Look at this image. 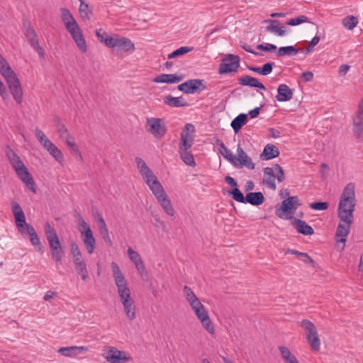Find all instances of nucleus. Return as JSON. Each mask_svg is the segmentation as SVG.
<instances>
[{"label":"nucleus","instance_id":"obj_1","mask_svg":"<svg viewBox=\"0 0 363 363\" xmlns=\"http://www.w3.org/2000/svg\"><path fill=\"white\" fill-rule=\"evenodd\" d=\"M111 268L113 277L118 288V293L124 307V311L128 318L132 320L135 318V306L130 297V291L128 286L127 281L117 263L113 262L111 263Z\"/></svg>","mask_w":363,"mask_h":363},{"label":"nucleus","instance_id":"obj_2","mask_svg":"<svg viewBox=\"0 0 363 363\" xmlns=\"http://www.w3.org/2000/svg\"><path fill=\"white\" fill-rule=\"evenodd\" d=\"M11 210L14 216L15 222L18 231L24 235V228L30 236L31 244L41 250V242L35 228L30 224L26 223L25 213L21 206L16 201L11 202Z\"/></svg>","mask_w":363,"mask_h":363},{"label":"nucleus","instance_id":"obj_3","mask_svg":"<svg viewBox=\"0 0 363 363\" xmlns=\"http://www.w3.org/2000/svg\"><path fill=\"white\" fill-rule=\"evenodd\" d=\"M0 73L6 79L9 88L17 104H21L23 90L19 79L6 59L0 54Z\"/></svg>","mask_w":363,"mask_h":363},{"label":"nucleus","instance_id":"obj_4","mask_svg":"<svg viewBox=\"0 0 363 363\" xmlns=\"http://www.w3.org/2000/svg\"><path fill=\"white\" fill-rule=\"evenodd\" d=\"M45 233L51 250L52 257L56 262H60L64 256L65 250L60 244L55 228L49 223H46L45 225Z\"/></svg>","mask_w":363,"mask_h":363},{"label":"nucleus","instance_id":"obj_5","mask_svg":"<svg viewBox=\"0 0 363 363\" xmlns=\"http://www.w3.org/2000/svg\"><path fill=\"white\" fill-rule=\"evenodd\" d=\"M278 182H282L285 179L284 171L278 164H274L272 167H265L264 169L263 184L269 189L275 191L277 185L275 180Z\"/></svg>","mask_w":363,"mask_h":363},{"label":"nucleus","instance_id":"obj_6","mask_svg":"<svg viewBox=\"0 0 363 363\" xmlns=\"http://www.w3.org/2000/svg\"><path fill=\"white\" fill-rule=\"evenodd\" d=\"M301 328L305 330L306 339L313 351L320 350V340L319 338L315 325L310 320L303 319L300 323Z\"/></svg>","mask_w":363,"mask_h":363},{"label":"nucleus","instance_id":"obj_7","mask_svg":"<svg viewBox=\"0 0 363 363\" xmlns=\"http://www.w3.org/2000/svg\"><path fill=\"white\" fill-rule=\"evenodd\" d=\"M5 153L18 177H21L22 174H27V171H28L27 167L11 146L6 145L5 147Z\"/></svg>","mask_w":363,"mask_h":363},{"label":"nucleus","instance_id":"obj_8","mask_svg":"<svg viewBox=\"0 0 363 363\" xmlns=\"http://www.w3.org/2000/svg\"><path fill=\"white\" fill-rule=\"evenodd\" d=\"M240 59L238 55L229 54L222 60L219 65V74H224L236 72L240 67Z\"/></svg>","mask_w":363,"mask_h":363},{"label":"nucleus","instance_id":"obj_9","mask_svg":"<svg viewBox=\"0 0 363 363\" xmlns=\"http://www.w3.org/2000/svg\"><path fill=\"white\" fill-rule=\"evenodd\" d=\"M301 204L297 196H289L284 200L280 208H277L275 213L280 218L286 219L285 214H292Z\"/></svg>","mask_w":363,"mask_h":363},{"label":"nucleus","instance_id":"obj_10","mask_svg":"<svg viewBox=\"0 0 363 363\" xmlns=\"http://www.w3.org/2000/svg\"><path fill=\"white\" fill-rule=\"evenodd\" d=\"M108 48L121 52H133L135 49L134 43L130 39L116 34L113 35Z\"/></svg>","mask_w":363,"mask_h":363},{"label":"nucleus","instance_id":"obj_11","mask_svg":"<svg viewBox=\"0 0 363 363\" xmlns=\"http://www.w3.org/2000/svg\"><path fill=\"white\" fill-rule=\"evenodd\" d=\"M162 119L159 118H150L147 120V131L156 138H162L167 133V128L162 123Z\"/></svg>","mask_w":363,"mask_h":363},{"label":"nucleus","instance_id":"obj_12","mask_svg":"<svg viewBox=\"0 0 363 363\" xmlns=\"http://www.w3.org/2000/svg\"><path fill=\"white\" fill-rule=\"evenodd\" d=\"M178 89L185 94L199 93L206 89L203 80L200 79H189L178 86Z\"/></svg>","mask_w":363,"mask_h":363},{"label":"nucleus","instance_id":"obj_13","mask_svg":"<svg viewBox=\"0 0 363 363\" xmlns=\"http://www.w3.org/2000/svg\"><path fill=\"white\" fill-rule=\"evenodd\" d=\"M356 203H339L337 208V214L340 220L345 224L352 225L353 222V213L354 211Z\"/></svg>","mask_w":363,"mask_h":363},{"label":"nucleus","instance_id":"obj_14","mask_svg":"<svg viewBox=\"0 0 363 363\" xmlns=\"http://www.w3.org/2000/svg\"><path fill=\"white\" fill-rule=\"evenodd\" d=\"M104 357L109 363H124L132 359L130 356L125 355V352L120 351L115 347H108Z\"/></svg>","mask_w":363,"mask_h":363},{"label":"nucleus","instance_id":"obj_15","mask_svg":"<svg viewBox=\"0 0 363 363\" xmlns=\"http://www.w3.org/2000/svg\"><path fill=\"white\" fill-rule=\"evenodd\" d=\"M197 318L201 321L203 327L210 333H215L214 325L209 317L208 313L205 308L204 306L193 310Z\"/></svg>","mask_w":363,"mask_h":363},{"label":"nucleus","instance_id":"obj_16","mask_svg":"<svg viewBox=\"0 0 363 363\" xmlns=\"http://www.w3.org/2000/svg\"><path fill=\"white\" fill-rule=\"evenodd\" d=\"M353 132L357 138L363 132V98L359 103L358 109L353 117Z\"/></svg>","mask_w":363,"mask_h":363},{"label":"nucleus","instance_id":"obj_17","mask_svg":"<svg viewBox=\"0 0 363 363\" xmlns=\"http://www.w3.org/2000/svg\"><path fill=\"white\" fill-rule=\"evenodd\" d=\"M263 23L267 24L265 30L278 36H284L287 33L286 27L278 20H264Z\"/></svg>","mask_w":363,"mask_h":363},{"label":"nucleus","instance_id":"obj_18","mask_svg":"<svg viewBox=\"0 0 363 363\" xmlns=\"http://www.w3.org/2000/svg\"><path fill=\"white\" fill-rule=\"evenodd\" d=\"M339 203H356L355 184L352 182L348 183L344 188Z\"/></svg>","mask_w":363,"mask_h":363},{"label":"nucleus","instance_id":"obj_19","mask_svg":"<svg viewBox=\"0 0 363 363\" xmlns=\"http://www.w3.org/2000/svg\"><path fill=\"white\" fill-rule=\"evenodd\" d=\"M67 30L70 33L72 38H73L79 48L82 52H86L87 46L79 26L77 25V28L73 26L69 29H67Z\"/></svg>","mask_w":363,"mask_h":363},{"label":"nucleus","instance_id":"obj_20","mask_svg":"<svg viewBox=\"0 0 363 363\" xmlns=\"http://www.w3.org/2000/svg\"><path fill=\"white\" fill-rule=\"evenodd\" d=\"M87 351H89V348L87 347L70 346L60 347L58 349L57 352L65 357H75L82 352Z\"/></svg>","mask_w":363,"mask_h":363},{"label":"nucleus","instance_id":"obj_21","mask_svg":"<svg viewBox=\"0 0 363 363\" xmlns=\"http://www.w3.org/2000/svg\"><path fill=\"white\" fill-rule=\"evenodd\" d=\"M291 224L298 233L304 235H311L314 233L313 228L299 218H294Z\"/></svg>","mask_w":363,"mask_h":363},{"label":"nucleus","instance_id":"obj_22","mask_svg":"<svg viewBox=\"0 0 363 363\" xmlns=\"http://www.w3.org/2000/svg\"><path fill=\"white\" fill-rule=\"evenodd\" d=\"M145 182L149 186L150 190L157 199L166 195L163 186L155 176V178L146 179Z\"/></svg>","mask_w":363,"mask_h":363},{"label":"nucleus","instance_id":"obj_23","mask_svg":"<svg viewBox=\"0 0 363 363\" xmlns=\"http://www.w3.org/2000/svg\"><path fill=\"white\" fill-rule=\"evenodd\" d=\"M351 225L349 224H342L339 223L337 228L335 236L336 238H340L336 239L337 244L342 243L343 245L341 247V250H343L345 247V243L347 240V237L350 233Z\"/></svg>","mask_w":363,"mask_h":363},{"label":"nucleus","instance_id":"obj_24","mask_svg":"<svg viewBox=\"0 0 363 363\" xmlns=\"http://www.w3.org/2000/svg\"><path fill=\"white\" fill-rule=\"evenodd\" d=\"M276 99L278 101H288L293 98L294 92L289 86L281 84L278 86Z\"/></svg>","mask_w":363,"mask_h":363},{"label":"nucleus","instance_id":"obj_25","mask_svg":"<svg viewBox=\"0 0 363 363\" xmlns=\"http://www.w3.org/2000/svg\"><path fill=\"white\" fill-rule=\"evenodd\" d=\"M82 241L89 254H92L96 248V240L92 230H86L85 233L81 234Z\"/></svg>","mask_w":363,"mask_h":363},{"label":"nucleus","instance_id":"obj_26","mask_svg":"<svg viewBox=\"0 0 363 363\" xmlns=\"http://www.w3.org/2000/svg\"><path fill=\"white\" fill-rule=\"evenodd\" d=\"M238 84L242 86H248L250 87L259 88L262 90H265V86L258 81L255 77L250 75H245L238 79Z\"/></svg>","mask_w":363,"mask_h":363},{"label":"nucleus","instance_id":"obj_27","mask_svg":"<svg viewBox=\"0 0 363 363\" xmlns=\"http://www.w3.org/2000/svg\"><path fill=\"white\" fill-rule=\"evenodd\" d=\"M179 152L183 162L191 167H195L196 162L191 153V147H179Z\"/></svg>","mask_w":363,"mask_h":363},{"label":"nucleus","instance_id":"obj_28","mask_svg":"<svg viewBox=\"0 0 363 363\" xmlns=\"http://www.w3.org/2000/svg\"><path fill=\"white\" fill-rule=\"evenodd\" d=\"M183 79V76L175 74H162L152 80L155 83H179Z\"/></svg>","mask_w":363,"mask_h":363},{"label":"nucleus","instance_id":"obj_29","mask_svg":"<svg viewBox=\"0 0 363 363\" xmlns=\"http://www.w3.org/2000/svg\"><path fill=\"white\" fill-rule=\"evenodd\" d=\"M135 162L137 163V167L139 169L140 172L145 181L150 178H155V174L142 158L137 157L135 158Z\"/></svg>","mask_w":363,"mask_h":363},{"label":"nucleus","instance_id":"obj_30","mask_svg":"<svg viewBox=\"0 0 363 363\" xmlns=\"http://www.w3.org/2000/svg\"><path fill=\"white\" fill-rule=\"evenodd\" d=\"M62 21L65 23L66 29H69L73 26L77 28V23L69 10L66 8H62L60 9Z\"/></svg>","mask_w":363,"mask_h":363},{"label":"nucleus","instance_id":"obj_31","mask_svg":"<svg viewBox=\"0 0 363 363\" xmlns=\"http://www.w3.org/2000/svg\"><path fill=\"white\" fill-rule=\"evenodd\" d=\"M279 155V149L274 145L267 144L260 155V158L264 160H269L277 157Z\"/></svg>","mask_w":363,"mask_h":363},{"label":"nucleus","instance_id":"obj_32","mask_svg":"<svg viewBox=\"0 0 363 363\" xmlns=\"http://www.w3.org/2000/svg\"><path fill=\"white\" fill-rule=\"evenodd\" d=\"M164 103L171 107H184L189 106L188 103L182 96L174 97L170 94L164 98Z\"/></svg>","mask_w":363,"mask_h":363},{"label":"nucleus","instance_id":"obj_33","mask_svg":"<svg viewBox=\"0 0 363 363\" xmlns=\"http://www.w3.org/2000/svg\"><path fill=\"white\" fill-rule=\"evenodd\" d=\"M264 201L262 192H249L246 194L245 203H249L253 206H259Z\"/></svg>","mask_w":363,"mask_h":363},{"label":"nucleus","instance_id":"obj_34","mask_svg":"<svg viewBox=\"0 0 363 363\" xmlns=\"http://www.w3.org/2000/svg\"><path fill=\"white\" fill-rule=\"evenodd\" d=\"M247 119L246 113H240L232 121L230 125L235 133H238L242 127L247 123Z\"/></svg>","mask_w":363,"mask_h":363},{"label":"nucleus","instance_id":"obj_35","mask_svg":"<svg viewBox=\"0 0 363 363\" xmlns=\"http://www.w3.org/2000/svg\"><path fill=\"white\" fill-rule=\"evenodd\" d=\"M238 161L233 164L235 167L242 168L246 167L250 169H255V164L252 162V159L245 153L239 157H237Z\"/></svg>","mask_w":363,"mask_h":363},{"label":"nucleus","instance_id":"obj_36","mask_svg":"<svg viewBox=\"0 0 363 363\" xmlns=\"http://www.w3.org/2000/svg\"><path fill=\"white\" fill-rule=\"evenodd\" d=\"M157 200L167 215L170 216H173L174 215V210L167 194Z\"/></svg>","mask_w":363,"mask_h":363},{"label":"nucleus","instance_id":"obj_37","mask_svg":"<svg viewBox=\"0 0 363 363\" xmlns=\"http://www.w3.org/2000/svg\"><path fill=\"white\" fill-rule=\"evenodd\" d=\"M219 150L223 157L230 162L231 164H235L238 161L236 156L232 153L223 143H220Z\"/></svg>","mask_w":363,"mask_h":363},{"label":"nucleus","instance_id":"obj_38","mask_svg":"<svg viewBox=\"0 0 363 363\" xmlns=\"http://www.w3.org/2000/svg\"><path fill=\"white\" fill-rule=\"evenodd\" d=\"M299 49L296 48L293 45L281 47L277 51V55L279 57L282 56H294L298 54Z\"/></svg>","mask_w":363,"mask_h":363},{"label":"nucleus","instance_id":"obj_39","mask_svg":"<svg viewBox=\"0 0 363 363\" xmlns=\"http://www.w3.org/2000/svg\"><path fill=\"white\" fill-rule=\"evenodd\" d=\"M96 35L98 40L104 43L106 47H109L111 40L113 39V35L110 36L107 34V33L102 28L97 29L96 30Z\"/></svg>","mask_w":363,"mask_h":363},{"label":"nucleus","instance_id":"obj_40","mask_svg":"<svg viewBox=\"0 0 363 363\" xmlns=\"http://www.w3.org/2000/svg\"><path fill=\"white\" fill-rule=\"evenodd\" d=\"M23 25L26 27L24 34L28 39L29 44H31L33 40H38L36 32L31 26L30 23L29 22H24Z\"/></svg>","mask_w":363,"mask_h":363},{"label":"nucleus","instance_id":"obj_41","mask_svg":"<svg viewBox=\"0 0 363 363\" xmlns=\"http://www.w3.org/2000/svg\"><path fill=\"white\" fill-rule=\"evenodd\" d=\"M33 193H36L35 184L34 180L28 171L27 174H22L21 177H18Z\"/></svg>","mask_w":363,"mask_h":363},{"label":"nucleus","instance_id":"obj_42","mask_svg":"<svg viewBox=\"0 0 363 363\" xmlns=\"http://www.w3.org/2000/svg\"><path fill=\"white\" fill-rule=\"evenodd\" d=\"M181 142L179 147H192L194 136L190 133H181Z\"/></svg>","mask_w":363,"mask_h":363},{"label":"nucleus","instance_id":"obj_43","mask_svg":"<svg viewBox=\"0 0 363 363\" xmlns=\"http://www.w3.org/2000/svg\"><path fill=\"white\" fill-rule=\"evenodd\" d=\"M228 195L232 196L233 199H235L236 201L245 203L246 196H244L243 194L238 187L228 190Z\"/></svg>","mask_w":363,"mask_h":363},{"label":"nucleus","instance_id":"obj_44","mask_svg":"<svg viewBox=\"0 0 363 363\" xmlns=\"http://www.w3.org/2000/svg\"><path fill=\"white\" fill-rule=\"evenodd\" d=\"M77 274L81 277L83 281H86L89 277L88 270L86 269V262H81L74 265Z\"/></svg>","mask_w":363,"mask_h":363},{"label":"nucleus","instance_id":"obj_45","mask_svg":"<svg viewBox=\"0 0 363 363\" xmlns=\"http://www.w3.org/2000/svg\"><path fill=\"white\" fill-rule=\"evenodd\" d=\"M193 49H194V48H192V47H187V46L181 47V48L177 49L176 50L173 51L172 53L169 54L167 58L172 59V58L177 57L179 56L185 55V54L188 53L189 52L192 51Z\"/></svg>","mask_w":363,"mask_h":363},{"label":"nucleus","instance_id":"obj_46","mask_svg":"<svg viewBox=\"0 0 363 363\" xmlns=\"http://www.w3.org/2000/svg\"><path fill=\"white\" fill-rule=\"evenodd\" d=\"M358 19L354 16H346L342 20L343 26L349 30L353 29L354 27H356Z\"/></svg>","mask_w":363,"mask_h":363},{"label":"nucleus","instance_id":"obj_47","mask_svg":"<svg viewBox=\"0 0 363 363\" xmlns=\"http://www.w3.org/2000/svg\"><path fill=\"white\" fill-rule=\"evenodd\" d=\"M47 150L57 162H61L63 161L64 157L62 152L53 143Z\"/></svg>","mask_w":363,"mask_h":363},{"label":"nucleus","instance_id":"obj_48","mask_svg":"<svg viewBox=\"0 0 363 363\" xmlns=\"http://www.w3.org/2000/svg\"><path fill=\"white\" fill-rule=\"evenodd\" d=\"M80 1L79 13L82 18L90 19L91 11L89 10V6L84 2V0H79Z\"/></svg>","mask_w":363,"mask_h":363},{"label":"nucleus","instance_id":"obj_49","mask_svg":"<svg viewBox=\"0 0 363 363\" xmlns=\"http://www.w3.org/2000/svg\"><path fill=\"white\" fill-rule=\"evenodd\" d=\"M76 216L78 218L79 220V230L80 232V234L85 233L86 230H91L90 226L88 225V223L84 220V219L79 213H77Z\"/></svg>","mask_w":363,"mask_h":363},{"label":"nucleus","instance_id":"obj_50","mask_svg":"<svg viewBox=\"0 0 363 363\" xmlns=\"http://www.w3.org/2000/svg\"><path fill=\"white\" fill-rule=\"evenodd\" d=\"M308 18L307 16H306L304 15H301L296 18H291V19L288 20L286 22V24L289 25V26H298L301 23L308 22Z\"/></svg>","mask_w":363,"mask_h":363},{"label":"nucleus","instance_id":"obj_51","mask_svg":"<svg viewBox=\"0 0 363 363\" xmlns=\"http://www.w3.org/2000/svg\"><path fill=\"white\" fill-rule=\"evenodd\" d=\"M55 122L57 125V131L60 134V138L64 139L68 134L67 128L64 124L60 123L58 118H55Z\"/></svg>","mask_w":363,"mask_h":363},{"label":"nucleus","instance_id":"obj_52","mask_svg":"<svg viewBox=\"0 0 363 363\" xmlns=\"http://www.w3.org/2000/svg\"><path fill=\"white\" fill-rule=\"evenodd\" d=\"M127 253L134 264L142 259L139 253L133 250L130 247L128 248Z\"/></svg>","mask_w":363,"mask_h":363},{"label":"nucleus","instance_id":"obj_53","mask_svg":"<svg viewBox=\"0 0 363 363\" xmlns=\"http://www.w3.org/2000/svg\"><path fill=\"white\" fill-rule=\"evenodd\" d=\"M184 294L189 303L194 299L197 298V296L194 292L187 286L184 287Z\"/></svg>","mask_w":363,"mask_h":363},{"label":"nucleus","instance_id":"obj_54","mask_svg":"<svg viewBox=\"0 0 363 363\" xmlns=\"http://www.w3.org/2000/svg\"><path fill=\"white\" fill-rule=\"evenodd\" d=\"M329 206V203L328 202H314L310 204V208L316 210V211H323L326 210Z\"/></svg>","mask_w":363,"mask_h":363},{"label":"nucleus","instance_id":"obj_55","mask_svg":"<svg viewBox=\"0 0 363 363\" xmlns=\"http://www.w3.org/2000/svg\"><path fill=\"white\" fill-rule=\"evenodd\" d=\"M280 353L284 362L289 359H291L294 355L291 352L289 349L285 346H281L279 347Z\"/></svg>","mask_w":363,"mask_h":363},{"label":"nucleus","instance_id":"obj_56","mask_svg":"<svg viewBox=\"0 0 363 363\" xmlns=\"http://www.w3.org/2000/svg\"><path fill=\"white\" fill-rule=\"evenodd\" d=\"M135 266L142 277H145L147 276V272L142 259L135 263Z\"/></svg>","mask_w":363,"mask_h":363},{"label":"nucleus","instance_id":"obj_57","mask_svg":"<svg viewBox=\"0 0 363 363\" xmlns=\"http://www.w3.org/2000/svg\"><path fill=\"white\" fill-rule=\"evenodd\" d=\"M30 45L38 52L40 57H44L45 52L43 48L39 45L38 40H33Z\"/></svg>","mask_w":363,"mask_h":363},{"label":"nucleus","instance_id":"obj_58","mask_svg":"<svg viewBox=\"0 0 363 363\" xmlns=\"http://www.w3.org/2000/svg\"><path fill=\"white\" fill-rule=\"evenodd\" d=\"M100 235H101L104 242L108 245L112 246L113 242L110 238L108 228L99 230Z\"/></svg>","mask_w":363,"mask_h":363},{"label":"nucleus","instance_id":"obj_59","mask_svg":"<svg viewBox=\"0 0 363 363\" xmlns=\"http://www.w3.org/2000/svg\"><path fill=\"white\" fill-rule=\"evenodd\" d=\"M274 62H267L261 67L262 75H268L272 71Z\"/></svg>","mask_w":363,"mask_h":363},{"label":"nucleus","instance_id":"obj_60","mask_svg":"<svg viewBox=\"0 0 363 363\" xmlns=\"http://www.w3.org/2000/svg\"><path fill=\"white\" fill-rule=\"evenodd\" d=\"M298 258H299V259L303 261L304 263L309 264L312 267H314V264H315L314 260L307 253L302 252V254L301 255V256Z\"/></svg>","mask_w":363,"mask_h":363},{"label":"nucleus","instance_id":"obj_61","mask_svg":"<svg viewBox=\"0 0 363 363\" xmlns=\"http://www.w3.org/2000/svg\"><path fill=\"white\" fill-rule=\"evenodd\" d=\"M64 139H65V143L68 147H69L70 148L74 147L76 149V143L74 142V138L72 135L67 134Z\"/></svg>","mask_w":363,"mask_h":363},{"label":"nucleus","instance_id":"obj_62","mask_svg":"<svg viewBox=\"0 0 363 363\" xmlns=\"http://www.w3.org/2000/svg\"><path fill=\"white\" fill-rule=\"evenodd\" d=\"M70 252H71L72 257L79 256V255L81 254L79 248L75 242H72L71 243Z\"/></svg>","mask_w":363,"mask_h":363},{"label":"nucleus","instance_id":"obj_63","mask_svg":"<svg viewBox=\"0 0 363 363\" xmlns=\"http://www.w3.org/2000/svg\"><path fill=\"white\" fill-rule=\"evenodd\" d=\"M301 77L305 82H311L313 79V74L311 71H306L301 74Z\"/></svg>","mask_w":363,"mask_h":363},{"label":"nucleus","instance_id":"obj_64","mask_svg":"<svg viewBox=\"0 0 363 363\" xmlns=\"http://www.w3.org/2000/svg\"><path fill=\"white\" fill-rule=\"evenodd\" d=\"M350 68V65H342L338 69V74L340 76H344L346 74V73L349 71Z\"/></svg>","mask_w":363,"mask_h":363}]
</instances>
